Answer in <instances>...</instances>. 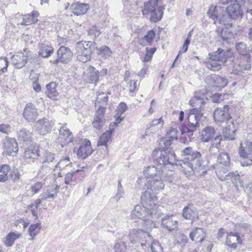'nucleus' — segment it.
<instances>
[{"label": "nucleus", "instance_id": "nucleus-1", "mask_svg": "<svg viewBox=\"0 0 252 252\" xmlns=\"http://www.w3.org/2000/svg\"><path fill=\"white\" fill-rule=\"evenodd\" d=\"M141 203L142 206L136 205L131 212V217L133 218H145L148 215L151 216L154 220L159 219L163 214V207L157 206L154 202L157 200V197L152 194L149 191L146 190L141 195Z\"/></svg>", "mask_w": 252, "mask_h": 252}, {"label": "nucleus", "instance_id": "nucleus-2", "mask_svg": "<svg viewBox=\"0 0 252 252\" xmlns=\"http://www.w3.org/2000/svg\"><path fill=\"white\" fill-rule=\"evenodd\" d=\"M181 153L184 158L179 160L177 164L189 172H199L204 170L210 163L209 159L205 161L202 158L201 153L191 147L185 148Z\"/></svg>", "mask_w": 252, "mask_h": 252}, {"label": "nucleus", "instance_id": "nucleus-3", "mask_svg": "<svg viewBox=\"0 0 252 252\" xmlns=\"http://www.w3.org/2000/svg\"><path fill=\"white\" fill-rule=\"evenodd\" d=\"M96 48V44L94 41H80L76 43V55L78 61L85 63L90 61L93 52Z\"/></svg>", "mask_w": 252, "mask_h": 252}, {"label": "nucleus", "instance_id": "nucleus-4", "mask_svg": "<svg viewBox=\"0 0 252 252\" xmlns=\"http://www.w3.org/2000/svg\"><path fill=\"white\" fill-rule=\"evenodd\" d=\"M158 0H149L144 3L142 9L143 15H150V20L152 23H157L160 21L163 16L164 8L162 6H158Z\"/></svg>", "mask_w": 252, "mask_h": 252}, {"label": "nucleus", "instance_id": "nucleus-5", "mask_svg": "<svg viewBox=\"0 0 252 252\" xmlns=\"http://www.w3.org/2000/svg\"><path fill=\"white\" fill-rule=\"evenodd\" d=\"M230 164V157L227 153H221L217 157V163L212 164L209 169H215L216 173L221 181H225Z\"/></svg>", "mask_w": 252, "mask_h": 252}, {"label": "nucleus", "instance_id": "nucleus-6", "mask_svg": "<svg viewBox=\"0 0 252 252\" xmlns=\"http://www.w3.org/2000/svg\"><path fill=\"white\" fill-rule=\"evenodd\" d=\"M203 116V113L196 108L189 110L188 114V126L183 127L181 129L182 134L190 133L199 128L200 125V120Z\"/></svg>", "mask_w": 252, "mask_h": 252}, {"label": "nucleus", "instance_id": "nucleus-7", "mask_svg": "<svg viewBox=\"0 0 252 252\" xmlns=\"http://www.w3.org/2000/svg\"><path fill=\"white\" fill-rule=\"evenodd\" d=\"M55 155L50 152L45 151L39 159L40 166L38 172L42 175H45L51 170L54 171L56 163Z\"/></svg>", "mask_w": 252, "mask_h": 252}, {"label": "nucleus", "instance_id": "nucleus-8", "mask_svg": "<svg viewBox=\"0 0 252 252\" xmlns=\"http://www.w3.org/2000/svg\"><path fill=\"white\" fill-rule=\"evenodd\" d=\"M238 154L241 158L240 163L242 166L252 164V141L245 140L241 142L238 149Z\"/></svg>", "mask_w": 252, "mask_h": 252}, {"label": "nucleus", "instance_id": "nucleus-9", "mask_svg": "<svg viewBox=\"0 0 252 252\" xmlns=\"http://www.w3.org/2000/svg\"><path fill=\"white\" fill-rule=\"evenodd\" d=\"M128 238L131 243L136 245L137 248L140 246L143 248L146 245L147 239L152 240V236L148 232L141 229L135 228L130 230Z\"/></svg>", "mask_w": 252, "mask_h": 252}, {"label": "nucleus", "instance_id": "nucleus-10", "mask_svg": "<svg viewBox=\"0 0 252 252\" xmlns=\"http://www.w3.org/2000/svg\"><path fill=\"white\" fill-rule=\"evenodd\" d=\"M160 150L157 152V158H156V161L159 165H179L177 160L176 155L173 149Z\"/></svg>", "mask_w": 252, "mask_h": 252}, {"label": "nucleus", "instance_id": "nucleus-11", "mask_svg": "<svg viewBox=\"0 0 252 252\" xmlns=\"http://www.w3.org/2000/svg\"><path fill=\"white\" fill-rule=\"evenodd\" d=\"M24 53H18L14 55L12 58V62L14 66L17 68H21L27 63L28 60L32 59L38 62V59L36 57L32 58V52L27 51V49L25 48Z\"/></svg>", "mask_w": 252, "mask_h": 252}, {"label": "nucleus", "instance_id": "nucleus-12", "mask_svg": "<svg viewBox=\"0 0 252 252\" xmlns=\"http://www.w3.org/2000/svg\"><path fill=\"white\" fill-rule=\"evenodd\" d=\"M73 53L67 47L62 46L57 52V59L50 62L53 64H58L59 63L66 64L71 61L73 57Z\"/></svg>", "mask_w": 252, "mask_h": 252}, {"label": "nucleus", "instance_id": "nucleus-13", "mask_svg": "<svg viewBox=\"0 0 252 252\" xmlns=\"http://www.w3.org/2000/svg\"><path fill=\"white\" fill-rule=\"evenodd\" d=\"M86 80L87 83L94 84L96 85L97 83L100 80V78L105 76L107 73V69L103 68L100 71L92 65H89L87 70Z\"/></svg>", "mask_w": 252, "mask_h": 252}, {"label": "nucleus", "instance_id": "nucleus-14", "mask_svg": "<svg viewBox=\"0 0 252 252\" xmlns=\"http://www.w3.org/2000/svg\"><path fill=\"white\" fill-rule=\"evenodd\" d=\"M40 149L38 146L32 144L25 149L23 158L28 163H33L40 156Z\"/></svg>", "mask_w": 252, "mask_h": 252}, {"label": "nucleus", "instance_id": "nucleus-15", "mask_svg": "<svg viewBox=\"0 0 252 252\" xmlns=\"http://www.w3.org/2000/svg\"><path fill=\"white\" fill-rule=\"evenodd\" d=\"M85 177V172L82 169H77L74 171L68 172L64 177V183L70 186H75L81 182Z\"/></svg>", "mask_w": 252, "mask_h": 252}, {"label": "nucleus", "instance_id": "nucleus-16", "mask_svg": "<svg viewBox=\"0 0 252 252\" xmlns=\"http://www.w3.org/2000/svg\"><path fill=\"white\" fill-rule=\"evenodd\" d=\"M227 176L226 177V180L228 179H230L232 183L235 186L236 189L238 191H241L242 190L245 189V188L246 189L250 188L251 191L252 192V185L251 184H248L245 185L242 178L243 177V176L240 177L239 174H236L234 173H228L227 172L225 174Z\"/></svg>", "mask_w": 252, "mask_h": 252}, {"label": "nucleus", "instance_id": "nucleus-17", "mask_svg": "<svg viewBox=\"0 0 252 252\" xmlns=\"http://www.w3.org/2000/svg\"><path fill=\"white\" fill-rule=\"evenodd\" d=\"M208 100L206 94L204 92L201 91H196L194 96L190 100L189 103L191 106L199 110L201 112L203 110V106Z\"/></svg>", "mask_w": 252, "mask_h": 252}, {"label": "nucleus", "instance_id": "nucleus-18", "mask_svg": "<svg viewBox=\"0 0 252 252\" xmlns=\"http://www.w3.org/2000/svg\"><path fill=\"white\" fill-rule=\"evenodd\" d=\"M54 125V123L52 121L43 118L36 122L35 127L38 133L44 135L51 132Z\"/></svg>", "mask_w": 252, "mask_h": 252}, {"label": "nucleus", "instance_id": "nucleus-19", "mask_svg": "<svg viewBox=\"0 0 252 252\" xmlns=\"http://www.w3.org/2000/svg\"><path fill=\"white\" fill-rule=\"evenodd\" d=\"M230 107L225 105L222 108H218L214 112V118L216 122L223 123L231 119L229 112Z\"/></svg>", "mask_w": 252, "mask_h": 252}, {"label": "nucleus", "instance_id": "nucleus-20", "mask_svg": "<svg viewBox=\"0 0 252 252\" xmlns=\"http://www.w3.org/2000/svg\"><path fill=\"white\" fill-rule=\"evenodd\" d=\"M231 55V52L230 50H223L219 48L218 50L208 54L210 60L218 61L223 64L226 63L229 57Z\"/></svg>", "mask_w": 252, "mask_h": 252}, {"label": "nucleus", "instance_id": "nucleus-21", "mask_svg": "<svg viewBox=\"0 0 252 252\" xmlns=\"http://www.w3.org/2000/svg\"><path fill=\"white\" fill-rule=\"evenodd\" d=\"M105 110V107L99 106L94 115L92 122V126L97 130L102 129L106 122L104 117Z\"/></svg>", "mask_w": 252, "mask_h": 252}, {"label": "nucleus", "instance_id": "nucleus-22", "mask_svg": "<svg viewBox=\"0 0 252 252\" xmlns=\"http://www.w3.org/2000/svg\"><path fill=\"white\" fill-rule=\"evenodd\" d=\"M23 115L28 123L34 122L38 116L37 109L32 103H28L26 105Z\"/></svg>", "mask_w": 252, "mask_h": 252}, {"label": "nucleus", "instance_id": "nucleus-23", "mask_svg": "<svg viewBox=\"0 0 252 252\" xmlns=\"http://www.w3.org/2000/svg\"><path fill=\"white\" fill-rule=\"evenodd\" d=\"M93 152L90 140L85 139L77 150V157L84 159L90 156Z\"/></svg>", "mask_w": 252, "mask_h": 252}, {"label": "nucleus", "instance_id": "nucleus-24", "mask_svg": "<svg viewBox=\"0 0 252 252\" xmlns=\"http://www.w3.org/2000/svg\"><path fill=\"white\" fill-rule=\"evenodd\" d=\"M226 12L233 19L241 18L243 15L241 6L238 2L231 3L228 5Z\"/></svg>", "mask_w": 252, "mask_h": 252}, {"label": "nucleus", "instance_id": "nucleus-25", "mask_svg": "<svg viewBox=\"0 0 252 252\" xmlns=\"http://www.w3.org/2000/svg\"><path fill=\"white\" fill-rule=\"evenodd\" d=\"M4 147L7 154L9 156H15L19 150L17 142L14 138L6 139Z\"/></svg>", "mask_w": 252, "mask_h": 252}, {"label": "nucleus", "instance_id": "nucleus-26", "mask_svg": "<svg viewBox=\"0 0 252 252\" xmlns=\"http://www.w3.org/2000/svg\"><path fill=\"white\" fill-rule=\"evenodd\" d=\"M235 49L240 55L239 60H243L244 62H250L249 49L245 43L242 42L236 43Z\"/></svg>", "mask_w": 252, "mask_h": 252}, {"label": "nucleus", "instance_id": "nucleus-27", "mask_svg": "<svg viewBox=\"0 0 252 252\" xmlns=\"http://www.w3.org/2000/svg\"><path fill=\"white\" fill-rule=\"evenodd\" d=\"M215 32L221 37L224 44L230 43L233 41L234 38L233 33L230 31L228 29L223 30L222 28L218 27L216 29Z\"/></svg>", "mask_w": 252, "mask_h": 252}, {"label": "nucleus", "instance_id": "nucleus-28", "mask_svg": "<svg viewBox=\"0 0 252 252\" xmlns=\"http://www.w3.org/2000/svg\"><path fill=\"white\" fill-rule=\"evenodd\" d=\"M182 215L187 220H195L199 218V215L197 212V209L192 204H188L183 210Z\"/></svg>", "mask_w": 252, "mask_h": 252}, {"label": "nucleus", "instance_id": "nucleus-29", "mask_svg": "<svg viewBox=\"0 0 252 252\" xmlns=\"http://www.w3.org/2000/svg\"><path fill=\"white\" fill-rule=\"evenodd\" d=\"M226 242L229 247L235 249L237 246V244L241 243L240 233L238 232L228 233Z\"/></svg>", "mask_w": 252, "mask_h": 252}, {"label": "nucleus", "instance_id": "nucleus-30", "mask_svg": "<svg viewBox=\"0 0 252 252\" xmlns=\"http://www.w3.org/2000/svg\"><path fill=\"white\" fill-rule=\"evenodd\" d=\"M178 222L174 220L172 216L166 215L161 219V225L163 228L171 231L175 230L178 227Z\"/></svg>", "mask_w": 252, "mask_h": 252}, {"label": "nucleus", "instance_id": "nucleus-31", "mask_svg": "<svg viewBox=\"0 0 252 252\" xmlns=\"http://www.w3.org/2000/svg\"><path fill=\"white\" fill-rule=\"evenodd\" d=\"M89 8L88 4L80 2H76L72 4L70 9L72 12L75 15H83L87 12Z\"/></svg>", "mask_w": 252, "mask_h": 252}, {"label": "nucleus", "instance_id": "nucleus-32", "mask_svg": "<svg viewBox=\"0 0 252 252\" xmlns=\"http://www.w3.org/2000/svg\"><path fill=\"white\" fill-rule=\"evenodd\" d=\"M147 182L148 188H150L152 190L162 189L164 187L163 181L159 175L148 180Z\"/></svg>", "mask_w": 252, "mask_h": 252}, {"label": "nucleus", "instance_id": "nucleus-33", "mask_svg": "<svg viewBox=\"0 0 252 252\" xmlns=\"http://www.w3.org/2000/svg\"><path fill=\"white\" fill-rule=\"evenodd\" d=\"M205 237V232L204 229L196 227L195 229L189 233V238L192 241L196 243H201Z\"/></svg>", "mask_w": 252, "mask_h": 252}, {"label": "nucleus", "instance_id": "nucleus-34", "mask_svg": "<svg viewBox=\"0 0 252 252\" xmlns=\"http://www.w3.org/2000/svg\"><path fill=\"white\" fill-rule=\"evenodd\" d=\"M39 14L37 11H33L31 14L25 15L20 25L22 26H28L35 24L38 21V17Z\"/></svg>", "mask_w": 252, "mask_h": 252}, {"label": "nucleus", "instance_id": "nucleus-35", "mask_svg": "<svg viewBox=\"0 0 252 252\" xmlns=\"http://www.w3.org/2000/svg\"><path fill=\"white\" fill-rule=\"evenodd\" d=\"M65 124L60 128L59 138L64 139V143L67 144L73 141V135L70 130L66 126Z\"/></svg>", "mask_w": 252, "mask_h": 252}, {"label": "nucleus", "instance_id": "nucleus-36", "mask_svg": "<svg viewBox=\"0 0 252 252\" xmlns=\"http://www.w3.org/2000/svg\"><path fill=\"white\" fill-rule=\"evenodd\" d=\"M58 84L54 82H50L46 85V90L45 92L47 97L53 100H56L59 94L57 90Z\"/></svg>", "mask_w": 252, "mask_h": 252}, {"label": "nucleus", "instance_id": "nucleus-37", "mask_svg": "<svg viewBox=\"0 0 252 252\" xmlns=\"http://www.w3.org/2000/svg\"><path fill=\"white\" fill-rule=\"evenodd\" d=\"M215 133L216 130L213 126H206L202 131L201 139L203 142H208L214 138Z\"/></svg>", "mask_w": 252, "mask_h": 252}, {"label": "nucleus", "instance_id": "nucleus-38", "mask_svg": "<svg viewBox=\"0 0 252 252\" xmlns=\"http://www.w3.org/2000/svg\"><path fill=\"white\" fill-rule=\"evenodd\" d=\"M251 68L250 62H244L243 60H239L238 64L233 65L232 70V73L234 74H239L243 70H249Z\"/></svg>", "mask_w": 252, "mask_h": 252}, {"label": "nucleus", "instance_id": "nucleus-39", "mask_svg": "<svg viewBox=\"0 0 252 252\" xmlns=\"http://www.w3.org/2000/svg\"><path fill=\"white\" fill-rule=\"evenodd\" d=\"M95 50L97 55L103 60L108 59L112 54L110 48L106 45H102L99 48L96 47Z\"/></svg>", "mask_w": 252, "mask_h": 252}, {"label": "nucleus", "instance_id": "nucleus-40", "mask_svg": "<svg viewBox=\"0 0 252 252\" xmlns=\"http://www.w3.org/2000/svg\"><path fill=\"white\" fill-rule=\"evenodd\" d=\"M53 52L54 49L52 46L42 44L39 48L38 55L42 58H48Z\"/></svg>", "mask_w": 252, "mask_h": 252}, {"label": "nucleus", "instance_id": "nucleus-41", "mask_svg": "<svg viewBox=\"0 0 252 252\" xmlns=\"http://www.w3.org/2000/svg\"><path fill=\"white\" fill-rule=\"evenodd\" d=\"M218 20L219 23L223 25L226 29H229L232 26L233 19L227 13L220 16Z\"/></svg>", "mask_w": 252, "mask_h": 252}, {"label": "nucleus", "instance_id": "nucleus-42", "mask_svg": "<svg viewBox=\"0 0 252 252\" xmlns=\"http://www.w3.org/2000/svg\"><path fill=\"white\" fill-rule=\"evenodd\" d=\"M160 171H158L157 168L155 166H149L147 167L143 171L144 175L147 178L154 179L156 176L159 175Z\"/></svg>", "mask_w": 252, "mask_h": 252}, {"label": "nucleus", "instance_id": "nucleus-43", "mask_svg": "<svg viewBox=\"0 0 252 252\" xmlns=\"http://www.w3.org/2000/svg\"><path fill=\"white\" fill-rule=\"evenodd\" d=\"M18 138L21 141H31L32 139V133L27 129L23 128L18 132Z\"/></svg>", "mask_w": 252, "mask_h": 252}, {"label": "nucleus", "instance_id": "nucleus-44", "mask_svg": "<svg viewBox=\"0 0 252 252\" xmlns=\"http://www.w3.org/2000/svg\"><path fill=\"white\" fill-rule=\"evenodd\" d=\"M174 136H169L167 137L163 138L161 140L160 142V150H168L173 149L171 146L173 143V141L174 140Z\"/></svg>", "mask_w": 252, "mask_h": 252}, {"label": "nucleus", "instance_id": "nucleus-45", "mask_svg": "<svg viewBox=\"0 0 252 252\" xmlns=\"http://www.w3.org/2000/svg\"><path fill=\"white\" fill-rule=\"evenodd\" d=\"M59 186H56V187L51 189H47L46 191L42 194V196L44 199L49 198L54 199L57 196L59 192Z\"/></svg>", "mask_w": 252, "mask_h": 252}, {"label": "nucleus", "instance_id": "nucleus-46", "mask_svg": "<svg viewBox=\"0 0 252 252\" xmlns=\"http://www.w3.org/2000/svg\"><path fill=\"white\" fill-rule=\"evenodd\" d=\"M222 136L224 140H234L235 139V130L231 129L229 127H226L223 129Z\"/></svg>", "mask_w": 252, "mask_h": 252}, {"label": "nucleus", "instance_id": "nucleus-47", "mask_svg": "<svg viewBox=\"0 0 252 252\" xmlns=\"http://www.w3.org/2000/svg\"><path fill=\"white\" fill-rule=\"evenodd\" d=\"M71 162H70L69 158L68 157H66L64 158L60 159V160L57 163H55L54 171L57 169H59L60 170H62L65 167L68 165L71 166Z\"/></svg>", "mask_w": 252, "mask_h": 252}, {"label": "nucleus", "instance_id": "nucleus-48", "mask_svg": "<svg viewBox=\"0 0 252 252\" xmlns=\"http://www.w3.org/2000/svg\"><path fill=\"white\" fill-rule=\"evenodd\" d=\"M228 80L227 78L218 76L214 79V86L219 88H224L228 84Z\"/></svg>", "mask_w": 252, "mask_h": 252}, {"label": "nucleus", "instance_id": "nucleus-49", "mask_svg": "<svg viewBox=\"0 0 252 252\" xmlns=\"http://www.w3.org/2000/svg\"><path fill=\"white\" fill-rule=\"evenodd\" d=\"M220 9V7L217 6H214V5H211L209 7L207 15L208 16L213 19H219L220 17V14H219V10Z\"/></svg>", "mask_w": 252, "mask_h": 252}, {"label": "nucleus", "instance_id": "nucleus-50", "mask_svg": "<svg viewBox=\"0 0 252 252\" xmlns=\"http://www.w3.org/2000/svg\"><path fill=\"white\" fill-rule=\"evenodd\" d=\"M218 61L210 60V61L206 62V66L208 69L216 71L220 70L221 68V64Z\"/></svg>", "mask_w": 252, "mask_h": 252}, {"label": "nucleus", "instance_id": "nucleus-51", "mask_svg": "<svg viewBox=\"0 0 252 252\" xmlns=\"http://www.w3.org/2000/svg\"><path fill=\"white\" fill-rule=\"evenodd\" d=\"M40 229V224L37 223L32 224L30 226L28 231L29 235L32 237L30 240H33L35 236L39 232Z\"/></svg>", "mask_w": 252, "mask_h": 252}, {"label": "nucleus", "instance_id": "nucleus-52", "mask_svg": "<svg viewBox=\"0 0 252 252\" xmlns=\"http://www.w3.org/2000/svg\"><path fill=\"white\" fill-rule=\"evenodd\" d=\"M143 223L142 226L147 230L146 232L151 231L154 228H157V224L154 220L146 219L142 220Z\"/></svg>", "mask_w": 252, "mask_h": 252}, {"label": "nucleus", "instance_id": "nucleus-53", "mask_svg": "<svg viewBox=\"0 0 252 252\" xmlns=\"http://www.w3.org/2000/svg\"><path fill=\"white\" fill-rule=\"evenodd\" d=\"M155 32L153 30L149 31L141 39L142 41H145L147 45H151L153 41V39L155 37Z\"/></svg>", "mask_w": 252, "mask_h": 252}, {"label": "nucleus", "instance_id": "nucleus-54", "mask_svg": "<svg viewBox=\"0 0 252 252\" xmlns=\"http://www.w3.org/2000/svg\"><path fill=\"white\" fill-rule=\"evenodd\" d=\"M112 134L110 132L106 131L103 133L100 137L97 143L98 146H105L107 145V142L111 138Z\"/></svg>", "mask_w": 252, "mask_h": 252}, {"label": "nucleus", "instance_id": "nucleus-55", "mask_svg": "<svg viewBox=\"0 0 252 252\" xmlns=\"http://www.w3.org/2000/svg\"><path fill=\"white\" fill-rule=\"evenodd\" d=\"M18 238V236L14 232H10L6 236L5 245L7 247H11L15 241Z\"/></svg>", "mask_w": 252, "mask_h": 252}, {"label": "nucleus", "instance_id": "nucleus-56", "mask_svg": "<svg viewBox=\"0 0 252 252\" xmlns=\"http://www.w3.org/2000/svg\"><path fill=\"white\" fill-rule=\"evenodd\" d=\"M220 152V148L214 147L213 146H211L209 148V154L207 156V160L206 161H208V160L209 159L210 162L211 160V158L212 157H218L219 156L218 154ZM210 162L209 163L210 164Z\"/></svg>", "mask_w": 252, "mask_h": 252}, {"label": "nucleus", "instance_id": "nucleus-57", "mask_svg": "<svg viewBox=\"0 0 252 252\" xmlns=\"http://www.w3.org/2000/svg\"><path fill=\"white\" fill-rule=\"evenodd\" d=\"M115 121L112 122L110 124L109 130L107 131L108 132H110V134H112L114 131L115 128L123 120V118L120 117L119 116H117V115H115Z\"/></svg>", "mask_w": 252, "mask_h": 252}, {"label": "nucleus", "instance_id": "nucleus-58", "mask_svg": "<svg viewBox=\"0 0 252 252\" xmlns=\"http://www.w3.org/2000/svg\"><path fill=\"white\" fill-rule=\"evenodd\" d=\"M115 252H125L126 250V245L124 242H116L114 246Z\"/></svg>", "mask_w": 252, "mask_h": 252}, {"label": "nucleus", "instance_id": "nucleus-59", "mask_svg": "<svg viewBox=\"0 0 252 252\" xmlns=\"http://www.w3.org/2000/svg\"><path fill=\"white\" fill-rule=\"evenodd\" d=\"M88 33L89 35L94 36V38H96L100 35L101 32L96 26H93L89 28Z\"/></svg>", "mask_w": 252, "mask_h": 252}, {"label": "nucleus", "instance_id": "nucleus-60", "mask_svg": "<svg viewBox=\"0 0 252 252\" xmlns=\"http://www.w3.org/2000/svg\"><path fill=\"white\" fill-rule=\"evenodd\" d=\"M8 65V62L7 59L5 57L0 58V71L3 73L5 72L7 70Z\"/></svg>", "mask_w": 252, "mask_h": 252}, {"label": "nucleus", "instance_id": "nucleus-61", "mask_svg": "<svg viewBox=\"0 0 252 252\" xmlns=\"http://www.w3.org/2000/svg\"><path fill=\"white\" fill-rule=\"evenodd\" d=\"M127 106L124 102H121L117 107V113L115 115L121 117L122 115L126 111Z\"/></svg>", "mask_w": 252, "mask_h": 252}, {"label": "nucleus", "instance_id": "nucleus-62", "mask_svg": "<svg viewBox=\"0 0 252 252\" xmlns=\"http://www.w3.org/2000/svg\"><path fill=\"white\" fill-rule=\"evenodd\" d=\"M223 140L224 139L222 138V135H217L212 141L211 146L220 148V142Z\"/></svg>", "mask_w": 252, "mask_h": 252}, {"label": "nucleus", "instance_id": "nucleus-63", "mask_svg": "<svg viewBox=\"0 0 252 252\" xmlns=\"http://www.w3.org/2000/svg\"><path fill=\"white\" fill-rule=\"evenodd\" d=\"M163 124V121L162 120V118H160L158 119H156L153 120L152 122L150 124L149 127H147L146 129V131L148 132L150 128L155 127L156 126H158L159 125H161L162 126Z\"/></svg>", "mask_w": 252, "mask_h": 252}, {"label": "nucleus", "instance_id": "nucleus-64", "mask_svg": "<svg viewBox=\"0 0 252 252\" xmlns=\"http://www.w3.org/2000/svg\"><path fill=\"white\" fill-rule=\"evenodd\" d=\"M150 245L152 252H163L162 248L159 243L155 242Z\"/></svg>", "mask_w": 252, "mask_h": 252}]
</instances>
